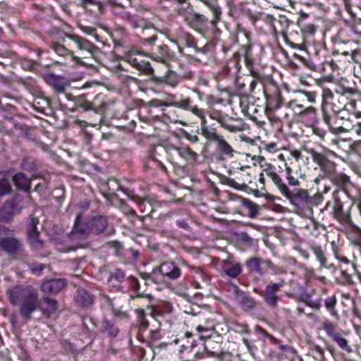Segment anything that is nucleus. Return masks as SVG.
<instances>
[{"label": "nucleus", "mask_w": 361, "mask_h": 361, "mask_svg": "<svg viewBox=\"0 0 361 361\" xmlns=\"http://www.w3.org/2000/svg\"><path fill=\"white\" fill-rule=\"evenodd\" d=\"M321 111L324 123L327 126L329 132L334 135H340L347 132V128L343 126H335L332 122V116L328 109L331 106V110L335 115L341 120L348 123H352L351 116H355L356 118H361V111L357 110V102L355 99H350L343 106L340 107L333 103L334 98V92L329 87H323L322 90Z\"/></svg>", "instance_id": "obj_1"}, {"label": "nucleus", "mask_w": 361, "mask_h": 361, "mask_svg": "<svg viewBox=\"0 0 361 361\" xmlns=\"http://www.w3.org/2000/svg\"><path fill=\"white\" fill-rule=\"evenodd\" d=\"M240 169L246 171V174H243V185L248 188L255 195L262 196L267 192L266 187L273 185L280 192H286L287 185L283 181L282 176L283 171L280 166H276L270 163H265L261 165V171L259 174L257 180L254 178L251 179L252 169L249 166H242Z\"/></svg>", "instance_id": "obj_2"}, {"label": "nucleus", "mask_w": 361, "mask_h": 361, "mask_svg": "<svg viewBox=\"0 0 361 361\" xmlns=\"http://www.w3.org/2000/svg\"><path fill=\"white\" fill-rule=\"evenodd\" d=\"M332 42L335 47L333 56L341 54L356 61L357 55L361 52V19H355L341 28L332 37Z\"/></svg>", "instance_id": "obj_3"}, {"label": "nucleus", "mask_w": 361, "mask_h": 361, "mask_svg": "<svg viewBox=\"0 0 361 361\" xmlns=\"http://www.w3.org/2000/svg\"><path fill=\"white\" fill-rule=\"evenodd\" d=\"M117 60L128 63L131 67L138 71L140 73L150 75V80L157 85H167L172 87H176L180 79L178 75L170 70L169 66H166V71L162 76H157L154 74V69L150 63L143 59V56L136 49H132L126 52L122 56H118Z\"/></svg>", "instance_id": "obj_4"}, {"label": "nucleus", "mask_w": 361, "mask_h": 361, "mask_svg": "<svg viewBox=\"0 0 361 361\" xmlns=\"http://www.w3.org/2000/svg\"><path fill=\"white\" fill-rule=\"evenodd\" d=\"M249 94L257 99L263 96L265 99L266 111L280 109L283 104V98L278 84L269 77L263 75L259 78L252 79L249 85Z\"/></svg>", "instance_id": "obj_5"}, {"label": "nucleus", "mask_w": 361, "mask_h": 361, "mask_svg": "<svg viewBox=\"0 0 361 361\" xmlns=\"http://www.w3.org/2000/svg\"><path fill=\"white\" fill-rule=\"evenodd\" d=\"M195 113L197 114L196 116L200 119L201 134L207 140V142L204 144L203 151L206 152L209 145L214 142L216 144V152L222 159L233 157L235 150L223 135L217 133L215 128L207 126L205 110L201 108V109H196Z\"/></svg>", "instance_id": "obj_6"}, {"label": "nucleus", "mask_w": 361, "mask_h": 361, "mask_svg": "<svg viewBox=\"0 0 361 361\" xmlns=\"http://www.w3.org/2000/svg\"><path fill=\"white\" fill-rule=\"evenodd\" d=\"M298 93V95L285 104V106L301 121L314 122L317 118V109L312 105L306 106L305 102L315 104L319 97L318 92L314 90H299Z\"/></svg>", "instance_id": "obj_7"}, {"label": "nucleus", "mask_w": 361, "mask_h": 361, "mask_svg": "<svg viewBox=\"0 0 361 361\" xmlns=\"http://www.w3.org/2000/svg\"><path fill=\"white\" fill-rule=\"evenodd\" d=\"M305 151L320 169L324 177L331 176L336 170L337 164L334 159L338 157V154L334 151L324 147L320 150L309 148Z\"/></svg>", "instance_id": "obj_8"}, {"label": "nucleus", "mask_w": 361, "mask_h": 361, "mask_svg": "<svg viewBox=\"0 0 361 361\" xmlns=\"http://www.w3.org/2000/svg\"><path fill=\"white\" fill-rule=\"evenodd\" d=\"M82 215L78 214L74 226L73 233L81 235H99L102 233L108 226L107 219L102 215L93 216L90 219L82 220Z\"/></svg>", "instance_id": "obj_9"}, {"label": "nucleus", "mask_w": 361, "mask_h": 361, "mask_svg": "<svg viewBox=\"0 0 361 361\" xmlns=\"http://www.w3.org/2000/svg\"><path fill=\"white\" fill-rule=\"evenodd\" d=\"M126 278V273L121 269L116 268L111 271L108 278V283L109 286L115 288L116 291H121L123 293L127 292L124 290V287L121 285L125 282L128 284L129 290L134 291L135 293H145L147 289H142L140 281L134 276H129L124 281Z\"/></svg>", "instance_id": "obj_10"}, {"label": "nucleus", "mask_w": 361, "mask_h": 361, "mask_svg": "<svg viewBox=\"0 0 361 361\" xmlns=\"http://www.w3.org/2000/svg\"><path fill=\"white\" fill-rule=\"evenodd\" d=\"M338 192L339 190L333 192L334 202L331 203V201H328L326 203L325 207L321 209V212H324V211L328 210L330 207H331L330 215L334 219L342 225L352 226L353 224V221L351 217L352 205L347 211H345L344 204L338 196Z\"/></svg>", "instance_id": "obj_11"}, {"label": "nucleus", "mask_w": 361, "mask_h": 361, "mask_svg": "<svg viewBox=\"0 0 361 361\" xmlns=\"http://www.w3.org/2000/svg\"><path fill=\"white\" fill-rule=\"evenodd\" d=\"M9 300L13 305L20 307L22 317L27 320L39 307L38 295H9Z\"/></svg>", "instance_id": "obj_12"}, {"label": "nucleus", "mask_w": 361, "mask_h": 361, "mask_svg": "<svg viewBox=\"0 0 361 361\" xmlns=\"http://www.w3.org/2000/svg\"><path fill=\"white\" fill-rule=\"evenodd\" d=\"M293 57L311 71L319 73L324 71L325 58L321 44L314 46L312 51L309 52V56L307 58L295 53L293 54Z\"/></svg>", "instance_id": "obj_13"}, {"label": "nucleus", "mask_w": 361, "mask_h": 361, "mask_svg": "<svg viewBox=\"0 0 361 361\" xmlns=\"http://www.w3.org/2000/svg\"><path fill=\"white\" fill-rule=\"evenodd\" d=\"M227 15L237 21H242L247 18L255 23L258 19V14L254 13L247 8V3L245 1L238 2L237 0H226Z\"/></svg>", "instance_id": "obj_14"}, {"label": "nucleus", "mask_w": 361, "mask_h": 361, "mask_svg": "<svg viewBox=\"0 0 361 361\" xmlns=\"http://www.w3.org/2000/svg\"><path fill=\"white\" fill-rule=\"evenodd\" d=\"M158 272L160 273L163 277H166L171 280L176 279L181 275V270L178 266H176L173 262H166L159 266L158 271L154 269L152 274L147 273L141 274L144 286H157L154 279L155 275Z\"/></svg>", "instance_id": "obj_15"}, {"label": "nucleus", "mask_w": 361, "mask_h": 361, "mask_svg": "<svg viewBox=\"0 0 361 361\" xmlns=\"http://www.w3.org/2000/svg\"><path fill=\"white\" fill-rule=\"evenodd\" d=\"M305 279L307 290H310V293L317 292L325 293L332 286V283L325 276H317L313 268L305 267Z\"/></svg>", "instance_id": "obj_16"}, {"label": "nucleus", "mask_w": 361, "mask_h": 361, "mask_svg": "<svg viewBox=\"0 0 361 361\" xmlns=\"http://www.w3.org/2000/svg\"><path fill=\"white\" fill-rule=\"evenodd\" d=\"M149 105L153 107H176L192 113L195 116L196 109H201L197 105L194 104L193 100L190 97H181L180 99L173 102H164L158 99H153L149 102Z\"/></svg>", "instance_id": "obj_17"}, {"label": "nucleus", "mask_w": 361, "mask_h": 361, "mask_svg": "<svg viewBox=\"0 0 361 361\" xmlns=\"http://www.w3.org/2000/svg\"><path fill=\"white\" fill-rule=\"evenodd\" d=\"M110 181L114 182L117 185L116 190L122 191L128 196V197L133 200L137 202L140 212L143 214L142 216L139 217L140 219L143 220L144 218L147 216H152V212H153L152 205L147 198L141 200L139 197L134 194L133 190L121 185L116 178H112L110 180Z\"/></svg>", "instance_id": "obj_18"}, {"label": "nucleus", "mask_w": 361, "mask_h": 361, "mask_svg": "<svg viewBox=\"0 0 361 361\" xmlns=\"http://www.w3.org/2000/svg\"><path fill=\"white\" fill-rule=\"evenodd\" d=\"M245 267L249 273L264 275L268 269H272L276 273H282L281 267L275 266L270 259L263 260L259 257H250L245 262Z\"/></svg>", "instance_id": "obj_19"}, {"label": "nucleus", "mask_w": 361, "mask_h": 361, "mask_svg": "<svg viewBox=\"0 0 361 361\" xmlns=\"http://www.w3.org/2000/svg\"><path fill=\"white\" fill-rule=\"evenodd\" d=\"M255 47L250 42L245 45L242 46L240 50L244 56V62L246 68L249 71L252 79L256 78H259V76L263 75L261 70L258 67L257 56L254 54Z\"/></svg>", "instance_id": "obj_20"}, {"label": "nucleus", "mask_w": 361, "mask_h": 361, "mask_svg": "<svg viewBox=\"0 0 361 361\" xmlns=\"http://www.w3.org/2000/svg\"><path fill=\"white\" fill-rule=\"evenodd\" d=\"M300 209L309 208L312 205V198L305 189L290 190L287 186L286 192L281 194Z\"/></svg>", "instance_id": "obj_21"}, {"label": "nucleus", "mask_w": 361, "mask_h": 361, "mask_svg": "<svg viewBox=\"0 0 361 361\" xmlns=\"http://www.w3.org/2000/svg\"><path fill=\"white\" fill-rule=\"evenodd\" d=\"M325 178L331 180L339 190H342L349 199H353L354 195L353 190H355V185L350 181V177L343 172L337 173L334 171L333 174Z\"/></svg>", "instance_id": "obj_22"}, {"label": "nucleus", "mask_w": 361, "mask_h": 361, "mask_svg": "<svg viewBox=\"0 0 361 361\" xmlns=\"http://www.w3.org/2000/svg\"><path fill=\"white\" fill-rule=\"evenodd\" d=\"M230 201L235 202L238 204V207L235 210L238 214L254 218L259 212L257 204L248 199L243 198L235 194H230Z\"/></svg>", "instance_id": "obj_23"}, {"label": "nucleus", "mask_w": 361, "mask_h": 361, "mask_svg": "<svg viewBox=\"0 0 361 361\" xmlns=\"http://www.w3.org/2000/svg\"><path fill=\"white\" fill-rule=\"evenodd\" d=\"M50 49L59 56L63 58V61H55L53 62V64L66 65L68 61L73 62L74 63H82L81 57L75 56L73 51L59 42H52L50 44Z\"/></svg>", "instance_id": "obj_24"}, {"label": "nucleus", "mask_w": 361, "mask_h": 361, "mask_svg": "<svg viewBox=\"0 0 361 361\" xmlns=\"http://www.w3.org/2000/svg\"><path fill=\"white\" fill-rule=\"evenodd\" d=\"M68 38L71 39L76 45L78 50L85 51L87 56L83 58H90L94 56L99 51L98 47L88 39L82 37L78 35L72 34L68 35Z\"/></svg>", "instance_id": "obj_25"}, {"label": "nucleus", "mask_w": 361, "mask_h": 361, "mask_svg": "<svg viewBox=\"0 0 361 361\" xmlns=\"http://www.w3.org/2000/svg\"><path fill=\"white\" fill-rule=\"evenodd\" d=\"M20 212L21 207L14 199L6 200L0 208V221L9 223Z\"/></svg>", "instance_id": "obj_26"}, {"label": "nucleus", "mask_w": 361, "mask_h": 361, "mask_svg": "<svg viewBox=\"0 0 361 361\" xmlns=\"http://www.w3.org/2000/svg\"><path fill=\"white\" fill-rule=\"evenodd\" d=\"M0 251L14 256L23 251L21 242L14 236L0 238Z\"/></svg>", "instance_id": "obj_27"}, {"label": "nucleus", "mask_w": 361, "mask_h": 361, "mask_svg": "<svg viewBox=\"0 0 361 361\" xmlns=\"http://www.w3.org/2000/svg\"><path fill=\"white\" fill-rule=\"evenodd\" d=\"M308 15L302 13L297 20V25L300 28L304 40L312 38L317 28L314 23L308 21Z\"/></svg>", "instance_id": "obj_28"}, {"label": "nucleus", "mask_w": 361, "mask_h": 361, "mask_svg": "<svg viewBox=\"0 0 361 361\" xmlns=\"http://www.w3.org/2000/svg\"><path fill=\"white\" fill-rule=\"evenodd\" d=\"M220 126L232 133L242 132L247 128V125L242 118H234L228 114L225 116Z\"/></svg>", "instance_id": "obj_29"}, {"label": "nucleus", "mask_w": 361, "mask_h": 361, "mask_svg": "<svg viewBox=\"0 0 361 361\" xmlns=\"http://www.w3.org/2000/svg\"><path fill=\"white\" fill-rule=\"evenodd\" d=\"M172 223L175 224L178 228L185 231H190L188 221L190 220V214L185 209L171 211L169 214Z\"/></svg>", "instance_id": "obj_30"}, {"label": "nucleus", "mask_w": 361, "mask_h": 361, "mask_svg": "<svg viewBox=\"0 0 361 361\" xmlns=\"http://www.w3.org/2000/svg\"><path fill=\"white\" fill-rule=\"evenodd\" d=\"M65 96L69 101L73 102V105L70 108L71 112H85L90 111V103L87 99L86 94H80L78 96H73L71 93H66Z\"/></svg>", "instance_id": "obj_31"}, {"label": "nucleus", "mask_w": 361, "mask_h": 361, "mask_svg": "<svg viewBox=\"0 0 361 361\" xmlns=\"http://www.w3.org/2000/svg\"><path fill=\"white\" fill-rule=\"evenodd\" d=\"M176 43L180 54H183V47L194 51L197 45V39L191 34L185 32H180L177 35Z\"/></svg>", "instance_id": "obj_32"}, {"label": "nucleus", "mask_w": 361, "mask_h": 361, "mask_svg": "<svg viewBox=\"0 0 361 361\" xmlns=\"http://www.w3.org/2000/svg\"><path fill=\"white\" fill-rule=\"evenodd\" d=\"M216 44L213 41L207 42L203 47L197 48L194 50L198 56L197 60L207 63V61L212 59L214 54Z\"/></svg>", "instance_id": "obj_33"}, {"label": "nucleus", "mask_w": 361, "mask_h": 361, "mask_svg": "<svg viewBox=\"0 0 361 361\" xmlns=\"http://www.w3.org/2000/svg\"><path fill=\"white\" fill-rule=\"evenodd\" d=\"M173 57V53L170 50L166 44H162L157 47L156 51L152 54V58L159 63L166 66L169 65V61Z\"/></svg>", "instance_id": "obj_34"}, {"label": "nucleus", "mask_w": 361, "mask_h": 361, "mask_svg": "<svg viewBox=\"0 0 361 361\" xmlns=\"http://www.w3.org/2000/svg\"><path fill=\"white\" fill-rule=\"evenodd\" d=\"M66 286V281L62 279H53L45 281L41 285L44 293H59Z\"/></svg>", "instance_id": "obj_35"}, {"label": "nucleus", "mask_w": 361, "mask_h": 361, "mask_svg": "<svg viewBox=\"0 0 361 361\" xmlns=\"http://www.w3.org/2000/svg\"><path fill=\"white\" fill-rule=\"evenodd\" d=\"M285 167L286 177L289 185L300 186V182L299 178H301L303 180L306 179V175L302 173L299 166L298 169L294 170L290 166H288L286 163H285Z\"/></svg>", "instance_id": "obj_36"}, {"label": "nucleus", "mask_w": 361, "mask_h": 361, "mask_svg": "<svg viewBox=\"0 0 361 361\" xmlns=\"http://www.w3.org/2000/svg\"><path fill=\"white\" fill-rule=\"evenodd\" d=\"M33 106L39 112L47 115L51 113L54 108V102L51 99L44 95L35 98L33 102Z\"/></svg>", "instance_id": "obj_37"}, {"label": "nucleus", "mask_w": 361, "mask_h": 361, "mask_svg": "<svg viewBox=\"0 0 361 361\" xmlns=\"http://www.w3.org/2000/svg\"><path fill=\"white\" fill-rule=\"evenodd\" d=\"M175 149L178 155L183 159L188 164L193 165L196 163L198 154L189 145H181L179 147H176Z\"/></svg>", "instance_id": "obj_38"}, {"label": "nucleus", "mask_w": 361, "mask_h": 361, "mask_svg": "<svg viewBox=\"0 0 361 361\" xmlns=\"http://www.w3.org/2000/svg\"><path fill=\"white\" fill-rule=\"evenodd\" d=\"M222 271L228 276L236 278L242 272V267L239 263H235L229 259L222 260L221 262Z\"/></svg>", "instance_id": "obj_39"}, {"label": "nucleus", "mask_w": 361, "mask_h": 361, "mask_svg": "<svg viewBox=\"0 0 361 361\" xmlns=\"http://www.w3.org/2000/svg\"><path fill=\"white\" fill-rule=\"evenodd\" d=\"M39 307L42 314L46 317H50L57 309V301L49 297L38 298Z\"/></svg>", "instance_id": "obj_40"}, {"label": "nucleus", "mask_w": 361, "mask_h": 361, "mask_svg": "<svg viewBox=\"0 0 361 361\" xmlns=\"http://www.w3.org/2000/svg\"><path fill=\"white\" fill-rule=\"evenodd\" d=\"M46 81L58 93H64L68 86V82L63 78L53 74L47 75Z\"/></svg>", "instance_id": "obj_41"}, {"label": "nucleus", "mask_w": 361, "mask_h": 361, "mask_svg": "<svg viewBox=\"0 0 361 361\" xmlns=\"http://www.w3.org/2000/svg\"><path fill=\"white\" fill-rule=\"evenodd\" d=\"M12 181L16 187L26 193L30 192L31 180L29 179L23 173L19 172L12 177Z\"/></svg>", "instance_id": "obj_42"}, {"label": "nucleus", "mask_w": 361, "mask_h": 361, "mask_svg": "<svg viewBox=\"0 0 361 361\" xmlns=\"http://www.w3.org/2000/svg\"><path fill=\"white\" fill-rule=\"evenodd\" d=\"M269 18H270L271 25L275 33H283L290 23L289 19L284 16H280L278 19L274 18L273 16H269Z\"/></svg>", "instance_id": "obj_43"}, {"label": "nucleus", "mask_w": 361, "mask_h": 361, "mask_svg": "<svg viewBox=\"0 0 361 361\" xmlns=\"http://www.w3.org/2000/svg\"><path fill=\"white\" fill-rule=\"evenodd\" d=\"M90 110L96 113H103L107 108V103L105 100V94L103 93L97 94L92 101H90Z\"/></svg>", "instance_id": "obj_44"}, {"label": "nucleus", "mask_w": 361, "mask_h": 361, "mask_svg": "<svg viewBox=\"0 0 361 361\" xmlns=\"http://www.w3.org/2000/svg\"><path fill=\"white\" fill-rule=\"evenodd\" d=\"M235 300L241 308L247 312L254 310L257 302L250 295H235Z\"/></svg>", "instance_id": "obj_45"}, {"label": "nucleus", "mask_w": 361, "mask_h": 361, "mask_svg": "<svg viewBox=\"0 0 361 361\" xmlns=\"http://www.w3.org/2000/svg\"><path fill=\"white\" fill-rule=\"evenodd\" d=\"M311 250L317 260L319 262V270L324 269V267H326V262H328L326 252L320 245H317L311 246Z\"/></svg>", "instance_id": "obj_46"}, {"label": "nucleus", "mask_w": 361, "mask_h": 361, "mask_svg": "<svg viewBox=\"0 0 361 361\" xmlns=\"http://www.w3.org/2000/svg\"><path fill=\"white\" fill-rule=\"evenodd\" d=\"M334 92L348 99L355 95L357 93V90L355 87L346 86L343 82H339L336 84Z\"/></svg>", "instance_id": "obj_47"}, {"label": "nucleus", "mask_w": 361, "mask_h": 361, "mask_svg": "<svg viewBox=\"0 0 361 361\" xmlns=\"http://www.w3.org/2000/svg\"><path fill=\"white\" fill-rule=\"evenodd\" d=\"M102 330L103 332H106L111 338L116 337L119 332V329L115 325L114 322L106 318L104 319L102 322Z\"/></svg>", "instance_id": "obj_48"}, {"label": "nucleus", "mask_w": 361, "mask_h": 361, "mask_svg": "<svg viewBox=\"0 0 361 361\" xmlns=\"http://www.w3.org/2000/svg\"><path fill=\"white\" fill-rule=\"evenodd\" d=\"M95 298L93 295H76L75 302L76 305L82 308L90 307Z\"/></svg>", "instance_id": "obj_49"}, {"label": "nucleus", "mask_w": 361, "mask_h": 361, "mask_svg": "<svg viewBox=\"0 0 361 361\" xmlns=\"http://www.w3.org/2000/svg\"><path fill=\"white\" fill-rule=\"evenodd\" d=\"M180 264L183 267H188L191 271L198 274L203 281L208 282L210 281V276L203 271L202 267L190 265L185 259L181 260Z\"/></svg>", "instance_id": "obj_50"}, {"label": "nucleus", "mask_w": 361, "mask_h": 361, "mask_svg": "<svg viewBox=\"0 0 361 361\" xmlns=\"http://www.w3.org/2000/svg\"><path fill=\"white\" fill-rule=\"evenodd\" d=\"M241 55L238 52L233 54V57L228 61L227 68L228 70L233 69L234 73L238 74L241 70Z\"/></svg>", "instance_id": "obj_51"}, {"label": "nucleus", "mask_w": 361, "mask_h": 361, "mask_svg": "<svg viewBox=\"0 0 361 361\" xmlns=\"http://www.w3.org/2000/svg\"><path fill=\"white\" fill-rule=\"evenodd\" d=\"M27 235L32 249L39 250L43 247L44 243L39 239V232L27 234Z\"/></svg>", "instance_id": "obj_52"}, {"label": "nucleus", "mask_w": 361, "mask_h": 361, "mask_svg": "<svg viewBox=\"0 0 361 361\" xmlns=\"http://www.w3.org/2000/svg\"><path fill=\"white\" fill-rule=\"evenodd\" d=\"M209 10L212 13V18L210 21V23L213 27H216L217 24L222 20V8L219 5V4H217L214 6H212L211 8H209Z\"/></svg>", "instance_id": "obj_53"}, {"label": "nucleus", "mask_w": 361, "mask_h": 361, "mask_svg": "<svg viewBox=\"0 0 361 361\" xmlns=\"http://www.w3.org/2000/svg\"><path fill=\"white\" fill-rule=\"evenodd\" d=\"M324 71L322 72H319L320 73L331 75V73H329V71L334 72V71H337L341 69V67H340L339 64L337 63V61H336L334 59H331V60L328 61L327 59H325V63H324Z\"/></svg>", "instance_id": "obj_54"}, {"label": "nucleus", "mask_w": 361, "mask_h": 361, "mask_svg": "<svg viewBox=\"0 0 361 361\" xmlns=\"http://www.w3.org/2000/svg\"><path fill=\"white\" fill-rule=\"evenodd\" d=\"M299 299L305 305L312 307L314 309H319L320 307V299L317 298L313 300L312 298V295H300Z\"/></svg>", "instance_id": "obj_55"}, {"label": "nucleus", "mask_w": 361, "mask_h": 361, "mask_svg": "<svg viewBox=\"0 0 361 361\" xmlns=\"http://www.w3.org/2000/svg\"><path fill=\"white\" fill-rule=\"evenodd\" d=\"M21 168L23 170L33 172L37 169L36 161L31 157H25L21 162Z\"/></svg>", "instance_id": "obj_56"}, {"label": "nucleus", "mask_w": 361, "mask_h": 361, "mask_svg": "<svg viewBox=\"0 0 361 361\" xmlns=\"http://www.w3.org/2000/svg\"><path fill=\"white\" fill-rule=\"evenodd\" d=\"M137 322L139 332L145 331L149 326V322L147 320L145 312L142 310L137 311Z\"/></svg>", "instance_id": "obj_57"}, {"label": "nucleus", "mask_w": 361, "mask_h": 361, "mask_svg": "<svg viewBox=\"0 0 361 361\" xmlns=\"http://www.w3.org/2000/svg\"><path fill=\"white\" fill-rule=\"evenodd\" d=\"M189 284L195 289L202 288L200 283L194 277L190 276H187L184 278V281L183 282V283L180 284V286H183L181 290H188Z\"/></svg>", "instance_id": "obj_58"}, {"label": "nucleus", "mask_w": 361, "mask_h": 361, "mask_svg": "<svg viewBox=\"0 0 361 361\" xmlns=\"http://www.w3.org/2000/svg\"><path fill=\"white\" fill-rule=\"evenodd\" d=\"M178 4L179 5V7L178 8L177 11L180 15L186 16L188 14H192L194 11L193 6L188 0H186V2Z\"/></svg>", "instance_id": "obj_59"}, {"label": "nucleus", "mask_w": 361, "mask_h": 361, "mask_svg": "<svg viewBox=\"0 0 361 361\" xmlns=\"http://www.w3.org/2000/svg\"><path fill=\"white\" fill-rule=\"evenodd\" d=\"M39 219L33 215L29 216L28 223L27 224V234L37 233V226L39 224Z\"/></svg>", "instance_id": "obj_60"}, {"label": "nucleus", "mask_w": 361, "mask_h": 361, "mask_svg": "<svg viewBox=\"0 0 361 361\" xmlns=\"http://www.w3.org/2000/svg\"><path fill=\"white\" fill-rule=\"evenodd\" d=\"M333 340L336 342L339 347L343 350H345L348 353H350L352 351V349L348 345V341L343 337L340 333L333 338Z\"/></svg>", "instance_id": "obj_61"}, {"label": "nucleus", "mask_w": 361, "mask_h": 361, "mask_svg": "<svg viewBox=\"0 0 361 361\" xmlns=\"http://www.w3.org/2000/svg\"><path fill=\"white\" fill-rule=\"evenodd\" d=\"M284 284L285 282L283 280L277 283H270L267 285L264 293H276L280 290Z\"/></svg>", "instance_id": "obj_62"}, {"label": "nucleus", "mask_w": 361, "mask_h": 361, "mask_svg": "<svg viewBox=\"0 0 361 361\" xmlns=\"http://www.w3.org/2000/svg\"><path fill=\"white\" fill-rule=\"evenodd\" d=\"M208 21V18L203 14L195 13L192 14V23L198 26L204 25Z\"/></svg>", "instance_id": "obj_63"}, {"label": "nucleus", "mask_w": 361, "mask_h": 361, "mask_svg": "<svg viewBox=\"0 0 361 361\" xmlns=\"http://www.w3.org/2000/svg\"><path fill=\"white\" fill-rule=\"evenodd\" d=\"M238 240L245 247H251L253 245L254 240L245 232H242L238 235Z\"/></svg>", "instance_id": "obj_64"}]
</instances>
